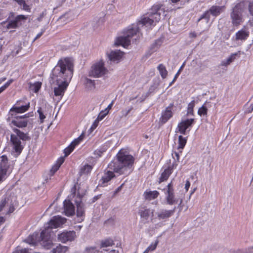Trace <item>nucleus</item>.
<instances>
[{
	"mask_svg": "<svg viewBox=\"0 0 253 253\" xmlns=\"http://www.w3.org/2000/svg\"><path fill=\"white\" fill-rule=\"evenodd\" d=\"M171 10L166 8L165 6L161 4H154L150 9L149 12L142 16L136 24L129 26L125 31L123 36L118 37L115 43L116 45H122L124 47L130 44L131 40L132 42L136 41L139 37V26L146 27H154L160 19L161 15L166 16V12Z\"/></svg>",
	"mask_w": 253,
	"mask_h": 253,
	"instance_id": "f257e3e1",
	"label": "nucleus"
},
{
	"mask_svg": "<svg viewBox=\"0 0 253 253\" xmlns=\"http://www.w3.org/2000/svg\"><path fill=\"white\" fill-rule=\"evenodd\" d=\"M73 71L74 65L71 58L66 57L58 61L52 71L50 80L51 84L58 85L54 89L55 96H62L64 95L73 77Z\"/></svg>",
	"mask_w": 253,
	"mask_h": 253,
	"instance_id": "f03ea898",
	"label": "nucleus"
},
{
	"mask_svg": "<svg viewBox=\"0 0 253 253\" xmlns=\"http://www.w3.org/2000/svg\"><path fill=\"white\" fill-rule=\"evenodd\" d=\"M134 158L123 150L117 155V158L114 159L108 165V169L100 180V184L105 186L108 182L115 176L114 172L119 174H129L132 171Z\"/></svg>",
	"mask_w": 253,
	"mask_h": 253,
	"instance_id": "7ed1b4c3",
	"label": "nucleus"
},
{
	"mask_svg": "<svg viewBox=\"0 0 253 253\" xmlns=\"http://www.w3.org/2000/svg\"><path fill=\"white\" fill-rule=\"evenodd\" d=\"M66 219L61 216H53L50 220L44 225L40 236V244L45 249H50L53 246L51 234L53 228H57L66 222Z\"/></svg>",
	"mask_w": 253,
	"mask_h": 253,
	"instance_id": "20e7f679",
	"label": "nucleus"
},
{
	"mask_svg": "<svg viewBox=\"0 0 253 253\" xmlns=\"http://www.w3.org/2000/svg\"><path fill=\"white\" fill-rule=\"evenodd\" d=\"M13 131L15 133V134H12L10 136L13 148L16 153L20 154L24 148V145L22 144L20 139L26 141L30 140V137L27 133H24L17 128H13Z\"/></svg>",
	"mask_w": 253,
	"mask_h": 253,
	"instance_id": "39448f33",
	"label": "nucleus"
},
{
	"mask_svg": "<svg viewBox=\"0 0 253 253\" xmlns=\"http://www.w3.org/2000/svg\"><path fill=\"white\" fill-rule=\"evenodd\" d=\"M244 8L240 4H236L232 9L230 18L232 23L234 26H238L244 21Z\"/></svg>",
	"mask_w": 253,
	"mask_h": 253,
	"instance_id": "423d86ee",
	"label": "nucleus"
},
{
	"mask_svg": "<svg viewBox=\"0 0 253 253\" xmlns=\"http://www.w3.org/2000/svg\"><path fill=\"white\" fill-rule=\"evenodd\" d=\"M15 197L12 196H5L0 202V211H3V213L7 214L14 211L15 208L13 205V200Z\"/></svg>",
	"mask_w": 253,
	"mask_h": 253,
	"instance_id": "0eeeda50",
	"label": "nucleus"
},
{
	"mask_svg": "<svg viewBox=\"0 0 253 253\" xmlns=\"http://www.w3.org/2000/svg\"><path fill=\"white\" fill-rule=\"evenodd\" d=\"M107 72L108 71L104 67V63L100 61L91 66L88 72V76L94 78H99L107 74Z\"/></svg>",
	"mask_w": 253,
	"mask_h": 253,
	"instance_id": "6e6552de",
	"label": "nucleus"
},
{
	"mask_svg": "<svg viewBox=\"0 0 253 253\" xmlns=\"http://www.w3.org/2000/svg\"><path fill=\"white\" fill-rule=\"evenodd\" d=\"M14 15L13 12H10L7 18L8 23L6 25L7 29L17 28L22 24V21L26 20L27 18V16L24 15H19L12 19Z\"/></svg>",
	"mask_w": 253,
	"mask_h": 253,
	"instance_id": "1a4fd4ad",
	"label": "nucleus"
},
{
	"mask_svg": "<svg viewBox=\"0 0 253 253\" xmlns=\"http://www.w3.org/2000/svg\"><path fill=\"white\" fill-rule=\"evenodd\" d=\"M9 165L8 160L5 155L0 157V183L3 181L9 174Z\"/></svg>",
	"mask_w": 253,
	"mask_h": 253,
	"instance_id": "9d476101",
	"label": "nucleus"
},
{
	"mask_svg": "<svg viewBox=\"0 0 253 253\" xmlns=\"http://www.w3.org/2000/svg\"><path fill=\"white\" fill-rule=\"evenodd\" d=\"M224 6H212L209 10L206 11L205 13L200 17L198 19V21L202 19H205L206 22H208L210 19V15L211 14L212 16L216 17L219 15L224 10Z\"/></svg>",
	"mask_w": 253,
	"mask_h": 253,
	"instance_id": "9b49d317",
	"label": "nucleus"
},
{
	"mask_svg": "<svg viewBox=\"0 0 253 253\" xmlns=\"http://www.w3.org/2000/svg\"><path fill=\"white\" fill-rule=\"evenodd\" d=\"M165 194L166 195V200L167 204L173 205L177 203L178 200L175 197L172 182L169 183L167 186Z\"/></svg>",
	"mask_w": 253,
	"mask_h": 253,
	"instance_id": "f8f14e48",
	"label": "nucleus"
},
{
	"mask_svg": "<svg viewBox=\"0 0 253 253\" xmlns=\"http://www.w3.org/2000/svg\"><path fill=\"white\" fill-rule=\"evenodd\" d=\"M76 236V232L74 231H64L58 234L57 239L58 241L66 243L74 240Z\"/></svg>",
	"mask_w": 253,
	"mask_h": 253,
	"instance_id": "ddd939ff",
	"label": "nucleus"
},
{
	"mask_svg": "<svg viewBox=\"0 0 253 253\" xmlns=\"http://www.w3.org/2000/svg\"><path fill=\"white\" fill-rule=\"evenodd\" d=\"M84 194V191L80 192V190H78L77 199L75 200L77 206V215L78 217H82L84 214V204L81 201V198Z\"/></svg>",
	"mask_w": 253,
	"mask_h": 253,
	"instance_id": "4468645a",
	"label": "nucleus"
},
{
	"mask_svg": "<svg viewBox=\"0 0 253 253\" xmlns=\"http://www.w3.org/2000/svg\"><path fill=\"white\" fill-rule=\"evenodd\" d=\"M175 209L176 207H174L171 210L161 209L156 213L157 218L160 220H163L165 221L174 214Z\"/></svg>",
	"mask_w": 253,
	"mask_h": 253,
	"instance_id": "2eb2a0df",
	"label": "nucleus"
},
{
	"mask_svg": "<svg viewBox=\"0 0 253 253\" xmlns=\"http://www.w3.org/2000/svg\"><path fill=\"white\" fill-rule=\"evenodd\" d=\"M194 121V119H186L181 121L177 126V129L179 132L182 134L185 135L186 134V129L192 125Z\"/></svg>",
	"mask_w": 253,
	"mask_h": 253,
	"instance_id": "dca6fc26",
	"label": "nucleus"
},
{
	"mask_svg": "<svg viewBox=\"0 0 253 253\" xmlns=\"http://www.w3.org/2000/svg\"><path fill=\"white\" fill-rule=\"evenodd\" d=\"M30 107V103H28L25 105H22L21 106H13L9 112V114L11 117L16 116L17 113H22L27 111Z\"/></svg>",
	"mask_w": 253,
	"mask_h": 253,
	"instance_id": "f3484780",
	"label": "nucleus"
},
{
	"mask_svg": "<svg viewBox=\"0 0 253 253\" xmlns=\"http://www.w3.org/2000/svg\"><path fill=\"white\" fill-rule=\"evenodd\" d=\"M173 106V103H170L169 105L166 108L165 111L162 113V116L160 118V121L162 123H166L172 116L171 109Z\"/></svg>",
	"mask_w": 253,
	"mask_h": 253,
	"instance_id": "a211bd4d",
	"label": "nucleus"
},
{
	"mask_svg": "<svg viewBox=\"0 0 253 253\" xmlns=\"http://www.w3.org/2000/svg\"><path fill=\"white\" fill-rule=\"evenodd\" d=\"M83 139V136L81 135L78 138L75 139L68 147H66L64 150L65 156H68L74 150L75 147L80 143Z\"/></svg>",
	"mask_w": 253,
	"mask_h": 253,
	"instance_id": "6ab92c4d",
	"label": "nucleus"
},
{
	"mask_svg": "<svg viewBox=\"0 0 253 253\" xmlns=\"http://www.w3.org/2000/svg\"><path fill=\"white\" fill-rule=\"evenodd\" d=\"M250 32L248 29L244 27L235 34L236 41H245L249 37Z\"/></svg>",
	"mask_w": 253,
	"mask_h": 253,
	"instance_id": "aec40b11",
	"label": "nucleus"
},
{
	"mask_svg": "<svg viewBox=\"0 0 253 253\" xmlns=\"http://www.w3.org/2000/svg\"><path fill=\"white\" fill-rule=\"evenodd\" d=\"M64 212L67 216H71L75 213V207L70 200H65L64 203Z\"/></svg>",
	"mask_w": 253,
	"mask_h": 253,
	"instance_id": "412c9836",
	"label": "nucleus"
},
{
	"mask_svg": "<svg viewBox=\"0 0 253 253\" xmlns=\"http://www.w3.org/2000/svg\"><path fill=\"white\" fill-rule=\"evenodd\" d=\"M123 52L120 50L112 51L108 55L109 60L118 62L123 57Z\"/></svg>",
	"mask_w": 253,
	"mask_h": 253,
	"instance_id": "4be33fe9",
	"label": "nucleus"
},
{
	"mask_svg": "<svg viewBox=\"0 0 253 253\" xmlns=\"http://www.w3.org/2000/svg\"><path fill=\"white\" fill-rule=\"evenodd\" d=\"M174 164H172V166H169L167 169H166L162 173L161 177L159 179V182H162L163 181L167 180L169 177V175L171 174L172 172V169L173 167Z\"/></svg>",
	"mask_w": 253,
	"mask_h": 253,
	"instance_id": "5701e85b",
	"label": "nucleus"
},
{
	"mask_svg": "<svg viewBox=\"0 0 253 253\" xmlns=\"http://www.w3.org/2000/svg\"><path fill=\"white\" fill-rule=\"evenodd\" d=\"M159 195V193L156 191H146L144 193L145 199L147 200L151 201L157 198Z\"/></svg>",
	"mask_w": 253,
	"mask_h": 253,
	"instance_id": "b1692460",
	"label": "nucleus"
},
{
	"mask_svg": "<svg viewBox=\"0 0 253 253\" xmlns=\"http://www.w3.org/2000/svg\"><path fill=\"white\" fill-rule=\"evenodd\" d=\"M11 124L18 127H25L27 126L26 120H21L20 118H15L11 121Z\"/></svg>",
	"mask_w": 253,
	"mask_h": 253,
	"instance_id": "393cba45",
	"label": "nucleus"
},
{
	"mask_svg": "<svg viewBox=\"0 0 253 253\" xmlns=\"http://www.w3.org/2000/svg\"><path fill=\"white\" fill-rule=\"evenodd\" d=\"M69 250L67 246H63L59 244L55 248L51 250L52 253H66Z\"/></svg>",
	"mask_w": 253,
	"mask_h": 253,
	"instance_id": "a878e982",
	"label": "nucleus"
},
{
	"mask_svg": "<svg viewBox=\"0 0 253 253\" xmlns=\"http://www.w3.org/2000/svg\"><path fill=\"white\" fill-rule=\"evenodd\" d=\"M92 169V166L86 164L81 168L79 174L80 176L88 174Z\"/></svg>",
	"mask_w": 253,
	"mask_h": 253,
	"instance_id": "bb28decb",
	"label": "nucleus"
},
{
	"mask_svg": "<svg viewBox=\"0 0 253 253\" xmlns=\"http://www.w3.org/2000/svg\"><path fill=\"white\" fill-rule=\"evenodd\" d=\"M238 55V53H235L232 54L228 58L222 61L221 63V66H228L235 59L236 56H237Z\"/></svg>",
	"mask_w": 253,
	"mask_h": 253,
	"instance_id": "cd10ccee",
	"label": "nucleus"
},
{
	"mask_svg": "<svg viewBox=\"0 0 253 253\" xmlns=\"http://www.w3.org/2000/svg\"><path fill=\"white\" fill-rule=\"evenodd\" d=\"M153 211L150 209H144L140 211V215L141 217L145 220H147L150 215H153Z\"/></svg>",
	"mask_w": 253,
	"mask_h": 253,
	"instance_id": "c85d7f7f",
	"label": "nucleus"
},
{
	"mask_svg": "<svg viewBox=\"0 0 253 253\" xmlns=\"http://www.w3.org/2000/svg\"><path fill=\"white\" fill-rule=\"evenodd\" d=\"M84 83L85 87L88 90H93L95 87V81L89 79L88 78H85Z\"/></svg>",
	"mask_w": 253,
	"mask_h": 253,
	"instance_id": "c756f323",
	"label": "nucleus"
},
{
	"mask_svg": "<svg viewBox=\"0 0 253 253\" xmlns=\"http://www.w3.org/2000/svg\"><path fill=\"white\" fill-rule=\"evenodd\" d=\"M64 161V160L63 158H60L58 160L56 163L52 167L50 171L52 174H53L56 171H57L61 165L63 163Z\"/></svg>",
	"mask_w": 253,
	"mask_h": 253,
	"instance_id": "7c9ffc66",
	"label": "nucleus"
},
{
	"mask_svg": "<svg viewBox=\"0 0 253 253\" xmlns=\"http://www.w3.org/2000/svg\"><path fill=\"white\" fill-rule=\"evenodd\" d=\"M159 71L160 74L163 79H165L168 75V72L166 70V67L162 64H160L157 67Z\"/></svg>",
	"mask_w": 253,
	"mask_h": 253,
	"instance_id": "2f4dec72",
	"label": "nucleus"
},
{
	"mask_svg": "<svg viewBox=\"0 0 253 253\" xmlns=\"http://www.w3.org/2000/svg\"><path fill=\"white\" fill-rule=\"evenodd\" d=\"M42 83L39 82H37L34 84H30L29 87L31 91L37 93L40 89Z\"/></svg>",
	"mask_w": 253,
	"mask_h": 253,
	"instance_id": "473e14b6",
	"label": "nucleus"
},
{
	"mask_svg": "<svg viewBox=\"0 0 253 253\" xmlns=\"http://www.w3.org/2000/svg\"><path fill=\"white\" fill-rule=\"evenodd\" d=\"M158 243L159 241L158 240H156L154 243H151V244L147 248L143 253H148L149 252L154 251L156 249Z\"/></svg>",
	"mask_w": 253,
	"mask_h": 253,
	"instance_id": "72a5a7b5",
	"label": "nucleus"
},
{
	"mask_svg": "<svg viewBox=\"0 0 253 253\" xmlns=\"http://www.w3.org/2000/svg\"><path fill=\"white\" fill-rule=\"evenodd\" d=\"M187 142V139L181 135L178 137V149H183L185 146Z\"/></svg>",
	"mask_w": 253,
	"mask_h": 253,
	"instance_id": "f704fd0d",
	"label": "nucleus"
},
{
	"mask_svg": "<svg viewBox=\"0 0 253 253\" xmlns=\"http://www.w3.org/2000/svg\"><path fill=\"white\" fill-rule=\"evenodd\" d=\"M15 1L22 7V8L27 11H29L30 10V7L26 3V2L24 0H15Z\"/></svg>",
	"mask_w": 253,
	"mask_h": 253,
	"instance_id": "c9c22d12",
	"label": "nucleus"
},
{
	"mask_svg": "<svg viewBox=\"0 0 253 253\" xmlns=\"http://www.w3.org/2000/svg\"><path fill=\"white\" fill-rule=\"evenodd\" d=\"M108 148L107 144L104 145L102 148H101L99 149L96 150L94 152V154L95 155H96L97 157H101L102 155V154L105 152L107 150Z\"/></svg>",
	"mask_w": 253,
	"mask_h": 253,
	"instance_id": "e433bc0d",
	"label": "nucleus"
},
{
	"mask_svg": "<svg viewBox=\"0 0 253 253\" xmlns=\"http://www.w3.org/2000/svg\"><path fill=\"white\" fill-rule=\"evenodd\" d=\"M205 105L206 103L198 109V114L200 116H206L207 115L208 109L205 106Z\"/></svg>",
	"mask_w": 253,
	"mask_h": 253,
	"instance_id": "4c0bfd02",
	"label": "nucleus"
},
{
	"mask_svg": "<svg viewBox=\"0 0 253 253\" xmlns=\"http://www.w3.org/2000/svg\"><path fill=\"white\" fill-rule=\"evenodd\" d=\"M114 245L113 241L112 240L107 239L103 241L101 244V248L110 247Z\"/></svg>",
	"mask_w": 253,
	"mask_h": 253,
	"instance_id": "58836bf2",
	"label": "nucleus"
},
{
	"mask_svg": "<svg viewBox=\"0 0 253 253\" xmlns=\"http://www.w3.org/2000/svg\"><path fill=\"white\" fill-rule=\"evenodd\" d=\"M195 106V101L192 100L188 105L187 114L193 115V108Z\"/></svg>",
	"mask_w": 253,
	"mask_h": 253,
	"instance_id": "ea45409f",
	"label": "nucleus"
},
{
	"mask_svg": "<svg viewBox=\"0 0 253 253\" xmlns=\"http://www.w3.org/2000/svg\"><path fill=\"white\" fill-rule=\"evenodd\" d=\"M37 112L39 115V118L40 119L41 123H43V122L46 117L44 114L43 111H42V109L41 107H40L38 109Z\"/></svg>",
	"mask_w": 253,
	"mask_h": 253,
	"instance_id": "a19ab883",
	"label": "nucleus"
},
{
	"mask_svg": "<svg viewBox=\"0 0 253 253\" xmlns=\"http://www.w3.org/2000/svg\"><path fill=\"white\" fill-rule=\"evenodd\" d=\"M97 252L96 247H90L85 248L84 253H96Z\"/></svg>",
	"mask_w": 253,
	"mask_h": 253,
	"instance_id": "79ce46f5",
	"label": "nucleus"
},
{
	"mask_svg": "<svg viewBox=\"0 0 253 253\" xmlns=\"http://www.w3.org/2000/svg\"><path fill=\"white\" fill-rule=\"evenodd\" d=\"M108 114V112L107 110H104V111H101L97 118V119L99 120V121L102 120Z\"/></svg>",
	"mask_w": 253,
	"mask_h": 253,
	"instance_id": "37998d69",
	"label": "nucleus"
},
{
	"mask_svg": "<svg viewBox=\"0 0 253 253\" xmlns=\"http://www.w3.org/2000/svg\"><path fill=\"white\" fill-rule=\"evenodd\" d=\"M26 241L27 243H28L30 244H31L33 245H35V241L34 240V236L33 235L29 236Z\"/></svg>",
	"mask_w": 253,
	"mask_h": 253,
	"instance_id": "c03bdc74",
	"label": "nucleus"
},
{
	"mask_svg": "<svg viewBox=\"0 0 253 253\" xmlns=\"http://www.w3.org/2000/svg\"><path fill=\"white\" fill-rule=\"evenodd\" d=\"M13 253H28V250L24 249H17Z\"/></svg>",
	"mask_w": 253,
	"mask_h": 253,
	"instance_id": "a18cd8bd",
	"label": "nucleus"
},
{
	"mask_svg": "<svg viewBox=\"0 0 253 253\" xmlns=\"http://www.w3.org/2000/svg\"><path fill=\"white\" fill-rule=\"evenodd\" d=\"M172 158L175 160H176L177 162L179 161V154L176 152H174L172 154Z\"/></svg>",
	"mask_w": 253,
	"mask_h": 253,
	"instance_id": "49530a36",
	"label": "nucleus"
},
{
	"mask_svg": "<svg viewBox=\"0 0 253 253\" xmlns=\"http://www.w3.org/2000/svg\"><path fill=\"white\" fill-rule=\"evenodd\" d=\"M249 10L250 14L253 16V1L249 3Z\"/></svg>",
	"mask_w": 253,
	"mask_h": 253,
	"instance_id": "de8ad7c7",
	"label": "nucleus"
},
{
	"mask_svg": "<svg viewBox=\"0 0 253 253\" xmlns=\"http://www.w3.org/2000/svg\"><path fill=\"white\" fill-rule=\"evenodd\" d=\"M76 194V186L75 185L71 189V197H74Z\"/></svg>",
	"mask_w": 253,
	"mask_h": 253,
	"instance_id": "09e8293b",
	"label": "nucleus"
},
{
	"mask_svg": "<svg viewBox=\"0 0 253 253\" xmlns=\"http://www.w3.org/2000/svg\"><path fill=\"white\" fill-rule=\"evenodd\" d=\"M132 107H131L127 110L123 111H122L123 116H126L130 112V111L132 110Z\"/></svg>",
	"mask_w": 253,
	"mask_h": 253,
	"instance_id": "8fccbe9b",
	"label": "nucleus"
},
{
	"mask_svg": "<svg viewBox=\"0 0 253 253\" xmlns=\"http://www.w3.org/2000/svg\"><path fill=\"white\" fill-rule=\"evenodd\" d=\"M44 31H45L44 29H42L41 32H40L39 34H37V35L36 36V37L34 39V41H35V40H36L38 39H39V38H40L42 36V35L43 34Z\"/></svg>",
	"mask_w": 253,
	"mask_h": 253,
	"instance_id": "3c124183",
	"label": "nucleus"
},
{
	"mask_svg": "<svg viewBox=\"0 0 253 253\" xmlns=\"http://www.w3.org/2000/svg\"><path fill=\"white\" fill-rule=\"evenodd\" d=\"M190 186V182L189 180H187L186 181V183L185 184V189L186 192L188 191Z\"/></svg>",
	"mask_w": 253,
	"mask_h": 253,
	"instance_id": "603ef678",
	"label": "nucleus"
},
{
	"mask_svg": "<svg viewBox=\"0 0 253 253\" xmlns=\"http://www.w3.org/2000/svg\"><path fill=\"white\" fill-rule=\"evenodd\" d=\"M180 73V70H179L178 71V72L176 73V74L175 75V76L174 77V78L173 79V80L172 81V82L169 84V86H170L172 85V84L175 81V80H176L179 74Z\"/></svg>",
	"mask_w": 253,
	"mask_h": 253,
	"instance_id": "864d4df0",
	"label": "nucleus"
},
{
	"mask_svg": "<svg viewBox=\"0 0 253 253\" xmlns=\"http://www.w3.org/2000/svg\"><path fill=\"white\" fill-rule=\"evenodd\" d=\"M113 103H114V102H113V101H112L111 102V103L110 104H109L108 106H107V107L105 109V110H107L108 113L109 112L110 109H111V108L113 105Z\"/></svg>",
	"mask_w": 253,
	"mask_h": 253,
	"instance_id": "5fc2aeb1",
	"label": "nucleus"
},
{
	"mask_svg": "<svg viewBox=\"0 0 253 253\" xmlns=\"http://www.w3.org/2000/svg\"><path fill=\"white\" fill-rule=\"evenodd\" d=\"M13 80L11 79L8 81L4 84L8 87L10 84L13 82Z\"/></svg>",
	"mask_w": 253,
	"mask_h": 253,
	"instance_id": "6e6d98bb",
	"label": "nucleus"
},
{
	"mask_svg": "<svg viewBox=\"0 0 253 253\" xmlns=\"http://www.w3.org/2000/svg\"><path fill=\"white\" fill-rule=\"evenodd\" d=\"M7 87L5 84L1 86L0 87V93L3 92Z\"/></svg>",
	"mask_w": 253,
	"mask_h": 253,
	"instance_id": "4d7b16f0",
	"label": "nucleus"
},
{
	"mask_svg": "<svg viewBox=\"0 0 253 253\" xmlns=\"http://www.w3.org/2000/svg\"><path fill=\"white\" fill-rule=\"evenodd\" d=\"M7 87L5 84L1 86L0 87V93L3 92Z\"/></svg>",
	"mask_w": 253,
	"mask_h": 253,
	"instance_id": "13d9d810",
	"label": "nucleus"
},
{
	"mask_svg": "<svg viewBox=\"0 0 253 253\" xmlns=\"http://www.w3.org/2000/svg\"><path fill=\"white\" fill-rule=\"evenodd\" d=\"M7 87L5 84L1 86L0 87V93L3 92Z\"/></svg>",
	"mask_w": 253,
	"mask_h": 253,
	"instance_id": "bf43d9fd",
	"label": "nucleus"
},
{
	"mask_svg": "<svg viewBox=\"0 0 253 253\" xmlns=\"http://www.w3.org/2000/svg\"><path fill=\"white\" fill-rule=\"evenodd\" d=\"M5 221V219L3 217L0 216V225L2 223H4Z\"/></svg>",
	"mask_w": 253,
	"mask_h": 253,
	"instance_id": "052dcab7",
	"label": "nucleus"
},
{
	"mask_svg": "<svg viewBox=\"0 0 253 253\" xmlns=\"http://www.w3.org/2000/svg\"><path fill=\"white\" fill-rule=\"evenodd\" d=\"M12 118H13L14 119H15V118H20V119L21 120H24V118L23 117V116H14L13 117H12Z\"/></svg>",
	"mask_w": 253,
	"mask_h": 253,
	"instance_id": "680f3d73",
	"label": "nucleus"
},
{
	"mask_svg": "<svg viewBox=\"0 0 253 253\" xmlns=\"http://www.w3.org/2000/svg\"><path fill=\"white\" fill-rule=\"evenodd\" d=\"M6 79V78L5 77H3V78H1L0 79V84L4 82L5 80Z\"/></svg>",
	"mask_w": 253,
	"mask_h": 253,
	"instance_id": "e2e57ef3",
	"label": "nucleus"
},
{
	"mask_svg": "<svg viewBox=\"0 0 253 253\" xmlns=\"http://www.w3.org/2000/svg\"><path fill=\"white\" fill-rule=\"evenodd\" d=\"M8 23V20L7 19L6 20V21H3L1 22V24L2 25V26H4L5 24H7Z\"/></svg>",
	"mask_w": 253,
	"mask_h": 253,
	"instance_id": "0e129e2a",
	"label": "nucleus"
},
{
	"mask_svg": "<svg viewBox=\"0 0 253 253\" xmlns=\"http://www.w3.org/2000/svg\"><path fill=\"white\" fill-rule=\"evenodd\" d=\"M190 35H191V37H196V34L195 33H190Z\"/></svg>",
	"mask_w": 253,
	"mask_h": 253,
	"instance_id": "69168bd1",
	"label": "nucleus"
},
{
	"mask_svg": "<svg viewBox=\"0 0 253 253\" xmlns=\"http://www.w3.org/2000/svg\"><path fill=\"white\" fill-rule=\"evenodd\" d=\"M110 253H119L118 251H117L116 250H111L110 252Z\"/></svg>",
	"mask_w": 253,
	"mask_h": 253,
	"instance_id": "338daca9",
	"label": "nucleus"
},
{
	"mask_svg": "<svg viewBox=\"0 0 253 253\" xmlns=\"http://www.w3.org/2000/svg\"><path fill=\"white\" fill-rule=\"evenodd\" d=\"M250 109H251V111H252L253 110V103L251 104L250 106Z\"/></svg>",
	"mask_w": 253,
	"mask_h": 253,
	"instance_id": "774afa93",
	"label": "nucleus"
}]
</instances>
